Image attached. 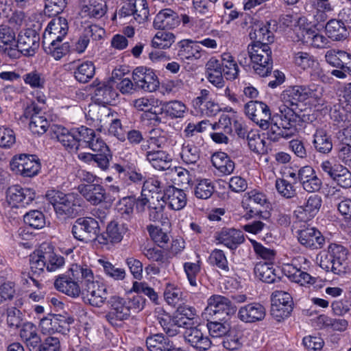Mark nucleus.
<instances>
[{"mask_svg": "<svg viewBox=\"0 0 351 351\" xmlns=\"http://www.w3.org/2000/svg\"><path fill=\"white\" fill-rule=\"evenodd\" d=\"M68 31V23L65 18L57 17L53 19L48 24L43 36L47 34V40L53 39L58 41L62 40Z\"/></svg>", "mask_w": 351, "mask_h": 351, "instance_id": "30", "label": "nucleus"}, {"mask_svg": "<svg viewBox=\"0 0 351 351\" xmlns=\"http://www.w3.org/2000/svg\"><path fill=\"white\" fill-rule=\"evenodd\" d=\"M23 80L26 84L33 88H43L45 83L43 75L36 70L24 74Z\"/></svg>", "mask_w": 351, "mask_h": 351, "instance_id": "60", "label": "nucleus"}, {"mask_svg": "<svg viewBox=\"0 0 351 351\" xmlns=\"http://www.w3.org/2000/svg\"><path fill=\"white\" fill-rule=\"evenodd\" d=\"M7 324L11 329H18L24 323L23 313L16 307L8 308L6 312Z\"/></svg>", "mask_w": 351, "mask_h": 351, "instance_id": "54", "label": "nucleus"}, {"mask_svg": "<svg viewBox=\"0 0 351 351\" xmlns=\"http://www.w3.org/2000/svg\"><path fill=\"white\" fill-rule=\"evenodd\" d=\"M237 306L228 298L221 295H213L208 300L205 313L211 316L218 315L223 318L225 316L234 315Z\"/></svg>", "mask_w": 351, "mask_h": 351, "instance_id": "11", "label": "nucleus"}, {"mask_svg": "<svg viewBox=\"0 0 351 351\" xmlns=\"http://www.w3.org/2000/svg\"><path fill=\"white\" fill-rule=\"evenodd\" d=\"M23 115L29 119V128L32 133L42 134L47 130L49 122L44 115L42 107L35 101L27 105Z\"/></svg>", "mask_w": 351, "mask_h": 351, "instance_id": "10", "label": "nucleus"}, {"mask_svg": "<svg viewBox=\"0 0 351 351\" xmlns=\"http://www.w3.org/2000/svg\"><path fill=\"white\" fill-rule=\"evenodd\" d=\"M78 191L93 205H97L106 199V190L100 184H81L78 186Z\"/></svg>", "mask_w": 351, "mask_h": 351, "instance_id": "27", "label": "nucleus"}, {"mask_svg": "<svg viewBox=\"0 0 351 351\" xmlns=\"http://www.w3.org/2000/svg\"><path fill=\"white\" fill-rule=\"evenodd\" d=\"M165 202L160 197L156 199L152 197V202H149L148 208L149 210V219L154 222H160L162 224L168 223L167 217L165 216L164 210L165 208Z\"/></svg>", "mask_w": 351, "mask_h": 351, "instance_id": "38", "label": "nucleus"}, {"mask_svg": "<svg viewBox=\"0 0 351 351\" xmlns=\"http://www.w3.org/2000/svg\"><path fill=\"white\" fill-rule=\"evenodd\" d=\"M184 329V338L192 347L201 351L210 348L211 341L206 335L204 324L191 325Z\"/></svg>", "mask_w": 351, "mask_h": 351, "instance_id": "13", "label": "nucleus"}, {"mask_svg": "<svg viewBox=\"0 0 351 351\" xmlns=\"http://www.w3.org/2000/svg\"><path fill=\"white\" fill-rule=\"evenodd\" d=\"M209 260L211 264L216 265L223 272L227 273L229 271L228 261L222 250H213L210 255Z\"/></svg>", "mask_w": 351, "mask_h": 351, "instance_id": "64", "label": "nucleus"}, {"mask_svg": "<svg viewBox=\"0 0 351 351\" xmlns=\"http://www.w3.org/2000/svg\"><path fill=\"white\" fill-rule=\"evenodd\" d=\"M215 239L227 247L234 250L241 244L245 239L241 231L234 229L224 228L215 232Z\"/></svg>", "mask_w": 351, "mask_h": 351, "instance_id": "25", "label": "nucleus"}, {"mask_svg": "<svg viewBox=\"0 0 351 351\" xmlns=\"http://www.w3.org/2000/svg\"><path fill=\"white\" fill-rule=\"evenodd\" d=\"M254 274L257 278L266 283H273L280 278L275 274L274 266L267 262H260L255 265Z\"/></svg>", "mask_w": 351, "mask_h": 351, "instance_id": "40", "label": "nucleus"}, {"mask_svg": "<svg viewBox=\"0 0 351 351\" xmlns=\"http://www.w3.org/2000/svg\"><path fill=\"white\" fill-rule=\"evenodd\" d=\"M206 327L210 335L213 337L224 336L231 330L230 325L226 319V317H219V321L208 322Z\"/></svg>", "mask_w": 351, "mask_h": 351, "instance_id": "44", "label": "nucleus"}, {"mask_svg": "<svg viewBox=\"0 0 351 351\" xmlns=\"http://www.w3.org/2000/svg\"><path fill=\"white\" fill-rule=\"evenodd\" d=\"M7 201L12 207H25L35 198V192L29 188L19 185L10 186L6 191Z\"/></svg>", "mask_w": 351, "mask_h": 351, "instance_id": "14", "label": "nucleus"}, {"mask_svg": "<svg viewBox=\"0 0 351 351\" xmlns=\"http://www.w3.org/2000/svg\"><path fill=\"white\" fill-rule=\"evenodd\" d=\"M161 110L171 119H181L187 112L186 106L178 100L166 101L162 104Z\"/></svg>", "mask_w": 351, "mask_h": 351, "instance_id": "41", "label": "nucleus"}, {"mask_svg": "<svg viewBox=\"0 0 351 351\" xmlns=\"http://www.w3.org/2000/svg\"><path fill=\"white\" fill-rule=\"evenodd\" d=\"M10 166L13 171H16L24 177L34 176L40 169V163L36 159V156L33 155H21L12 160Z\"/></svg>", "mask_w": 351, "mask_h": 351, "instance_id": "16", "label": "nucleus"}, {"mask_svg": "<svg viewBox=\"0 0 351 351\" xmlns=\"http://www.w3.org/2000/svg\"><path fill=\"white\" fill-rule=\"evenodd\" d=\"M23 220L25 224L34 229H41L45 226V218L43 213L38 210L27 213Z\"/></svg>", "mask_w": 351, "mask_h": 351, "instance_id": "50", "label": "nucleus"}, {"mask_svg": "<svg viewBox=\"0 0 351 351\" xmlns=\"http://www.w3.org/2000/svg\"><path fill=\"white\" fill-rule=\"evenodd\" d=\"M289 270L288 277L292 280L302 286L307 285H313L316 282L315 278L311 276L309 274L305 271V269H297L295 267H290Z\"/></svg>", "mask_w": 351, "mask_h": 351, "instance_id": "46", "label": "nucleus"}, {"mask_svg": "<svg viewBox=\"0 0 351 351\" xmlns=\"http://www.w3.org/2000/svg\"><path fill=\"white\" fill-rule=\"evenodd\" d=\"M277 191L284 197L291 199L296 195L294 186L285 179L278 178L275 184Z\"/></svg>", "mask_w": 351, "mask_h": 351, "instance_id": "62", "label": "nucleus"}, {"mask_svg": "<svg viewBox=\"0 0 351 351\" xmlns=\"http://www.w3.org/2000/svg\"><path fill=\"white\" fill-rule=\"evenodd\" d=\"M196 311L194 308L183 306L177 309V315L174 316V323L180 328H186L195 325L194 319H197Z\"/></svg>", "mask_w": 351, "mask_h": 351, "instance_id": "37", "label": "nucleus"}, {"mask_svg": "<svg viewBox=\"0 0 351 351\" xmlns=\"http://www.w3.org/2000/svg\"><path fill=\"white\" fill-rule=\"evenodd\" d=\"M180 156L186 164H195L199 158V149L191 144H183Z\"/></svg>", "mask_w": 351, "mask_h": 351, "instance_id": "57", "label": "nucleus"}, {"mask_svg": "<svg viewBox=\"0 0 351 351\" xmlns=\"http://www.w3.org/2000/svg\"><path fill=\"white\" fill-rule=\"evenodd\" d=\"M66 5L67 0H46L44 11L49 16H55L62 12Z\"/></svg>", "mask_w": 351, "mask_h": 351, "instance_id": "63", "label": "nucleus"}, {"mask_svg": "<svg viewBox=\"0 0 351 351\" xmlns=\"http://www.w3.org/2000/svg\"><path fill=\"white\" fill-rule=\"evenodd\" d=\"M325 29L328 36L333 40H343L349 36L348 26L341 20H330L326 23Z\"/></svg>", "mask_w": 351, "mask_h": 351, "instance_id": "35", "label": "nucleus"}, {"mask_svg": "<svg viewBox=\"0 0 351 351\" xmlns=\"http://www.w3.org/2000/svg\"><path fill=\"white\" fill-rule=\"evenodd\" d=\"M99 232V221L90 217H83L77 219L71 229V232L76 239L85 242L95 239H98Z\"/></svg>", "mask_w": 351, "mask_h": 351, "instance_id": "9", "label": "nucleus"}, {"mask_svg": "<svg viewBox=\"0 0 351 351\" xmlns=\"http://www.w3.org/2000/svg\"><path fill=\"white\" fill-rule=\"evenodd\" d=\"M348 250L342 245L331 244L327 252H321L317 257L319 266L326 271L335 274H345L348 267Z\"/></svg>", "mask_w": 351, "mask_h": 351, "instance_id": "6", "label": "nucleus"}, {"mask_svg": "<svg viewBox=\"0 0 351 351\" xmlns=\"http://www.w3.org/2000/svg\"><path fill=\"white\" fill-rule=\"evenodd\" d=\"M46 198L59 215L73 217L79 213L80 206L73 193L64 194L53 190L47 193Z\"/></svg>", "mask_w": 351, "mask_h": 351, "instance_id": "8", "label": "nucleus"}, {"mask_svg": "<svg viewBox=\"0 0 351 351\" xmlns=\"http://www.w3.org/2000/svg\"><path fill=\"white\" fill-rule=\"evenodd\" d=\"M108 303L110 305V311L105 317L109 323L115 325L117 321L127 319L132 312L141 311L144 308L145 300L139 295L128 298L114 295Z\"/></svg>", "mask_w": 351, "mask_h": 351, "instance_id": "4", "label": "nucleus"}, {"mask_svg": "<svg viewBox=\"0 0 351 351\" xmlns=\"http://www.w3.org/2000/svg\"><path fill=\"white\" fill-rule=\"evenodd\" d=\"M306 89L303 86H294L287 88L281 95L282 104L279 106V113L276 117H279L280 122L276 123L271 126L267 135L270 141H279L280 138L288 139L293 137L296 132V123L300 117L295 112L298 103L305 101Z\"/></svg>", "mask_w": 351, "mask_h": 351, "instance_id": "1", "label": "nucleus"}, {"mask_svg": "<svg viewBox=\"0 0 351 351\" xmlns=\"http://www.w3.org/2000/svg\"><path fill=\"white\" fill-rule=\"evenodd\" d=\"M95 68L92 62H84L74 72L75 79L81 83H86L95 75Z\"/></svg>", "mask_w": 351, "mask_h": 351, "instance_id": "48", "label": "nucleus"}, {"mask_svg": "<svg viewBox=\"0 0 351 351\" xmlns=\"http://www.w3.org/2000/svg\"><path fill=\"white\" fill-rule=\"evenodd\" d=\"M146 160L156 169L165 171L171 167L172 158L171 156L162 149H152L144 150Z\"/></svg>", "mask_w": 351, "mask_h": 351, "instance_id": "26", "label": "nucleus"}, {"mask_svg": "<svg viewBox=\"0 0 351 351\" xmlns=\"http://www.w3.org/2000/svg\"><path fill=\"white\" fill-rule=\"evenodd\" d=\"M95 154L96 164L102 170H106L112 158L110 151L106 144L100 138L95 136L87 146Z\"/></svg>", "mask_w": 351, "mask_h": 351, "instance_id": "24", "label": "nucleus"}, {"mask_svg": "<svg viewBox=\"0 0 351 351\" xmlns=\"http://www.w3.org/2000/svg\"><path fill=\"white\" fill-rule=\"evenodd\" d=\"M178 56L182 60H197L202 57V49L195 40H183L179 43Z\"/></svg>", "mask_w": 351, "mask_h": 351, "instance_id": "34", "label": "nucleus"}, {"mask_svg": "<svg viewBox=\"0 0 351 351\" xmlns=\"http://www.w3.org/2000/svg\"><path fill=\"white\" fill-rule=\"evenodd\" d=\"M215 191L212 182L208 179L200 180L194 189V194L198 199H207Z\"/></svg>", "mask_w": 351, "mask_h": 351, "instance_id": "51", "label": "nucleus"}, {"mask_svg": "<svg viewBox=\"0 0 351 351\" xmlns=\"http://www.w3.org/2000/svg\"><path fill=\"white\" fill-rule=\"evenodd\" d=\"M159 324L169 337H174L180 332L178 326L174 323V317L171 318L169 315H163L157 318Z\"/></svg>", "mask_w": 351, "mask_h": 351, "instance_id": "61", "label": "nucleus"}, {"mask_svg": "<svg viewBox=\"0 0 351 351\" xmlns=\"http://www.w3.org/2000/svg\"><path fill=\"white\" fill-rule=\"evenodd\" d=\"M297 234L298 241L306 247L320 249L325 243V239L322 233L313 227L299 230Z\"/></svg>", "mask_w": 351, "mask_h": 351, "instance_id": "21", "label": "nucleus"}, {"mask_svg": "<svg viewBox=\"0 0 351 351\" xmlns=\"http://www.w3.org/2000/svg\"><path fill=\"white\" fill-rule=\"evenodd\" d=\"M160 131L153 130L152 136L147 141V145L141 146L142 150H150L152 149H160L167 143V138L165 135H162Z\"/></svg>", "mask_w": 351, "mask_h": 351, "instance_id": "56", "label": "nucleus"}, {"mask_svg": "<svg viewBox=\"0 0 351 351\" xmlns=\"http://www.w3.org/2000/svg\"><path fill=\"white\" fill-rule=\"evenodd\" d=\"M51 138L57 139L62 146L71 153L76 152L79 148V143L75 137V129L69 130L60 125L51 126Z\"/></svg>", "mask_w": 351, "mask_h": 351, "instance_id": "17", "label": "nucleus"}, {"mask_svg": "<svg viewBox=\"0 0 351 351\" xmlns=\"http://www.w3.org/2000/svg\"><path fill=\"white\" fill-rule=\"evenodd\" d=\"M292 310L293 304L271 302L270 314L277 322H280L288 317Z\"/></svg>", "mask_w": 351, "mask_h": 351, "instance_id": "53", "label": "nucleus"}, {"mask_svg": "<svg viewBox=\"0 0 351 351\" xmlns=\"http://www.w3.org/2000/svg\"><path fill=\"white\" fill-rule=\"evenodd\" d=\"M322 197L318 195H312L306 202L298 206L294 211V215L300 221L306 222L311 220L318 213L322 206Z\"/></svg>", "mask_w": 351, "mask_h": 351, "instance_id": "20", "label": "nucleus"}, {"mask_svg": "<svg viewBox=\"0 0 351 351\" xmlns=\"http://www.w3.org/2000/svg\"><path fill=\"white\" fill-rule=\"evenodd\" d=\"M158 32L154 36L152 44L154 47L158 49L169 48L175 42V36L173 34L163 31Z\"/></svg>", "mask_w": 351, "mask_h": 351, "instance_id": "49", "label": "nucleus"}, {"mask_svg": "<svg viewBox=\"0 0 351 351\" xmlns=\"http://www.w3.org/2000/svg\"><path fill=\"white\" fill-rule=\"evenodd\" d=\"M40 45V36L35 29H27L18 35L16 47L24 56H33Z\"/></svg>", "mask_w": 351, "mask_h": 351, "instance_id": "18", "label": "nucleus"}, {"mask_svg": "<svg viewBox=\"0 0 351 351\" xmlns=\"http://www.w3.org/2000/svg\"><path fill=\"white\" fill-rule=\"evenodd\" d=\"M74 279L81 280L82 295L84 301L93 306L100 307L106 301L108 289L97 280L92 269L86 265H72L69 269Z\"/></svg>", "mask_w": 351, "mask_h": 351, "instance_id": "3", "label": "nucleus"}, {"mask_svg": "<svg viewBox=\"0 0 351 351\" xmlns=\"http://www.w3.org/2000/svg\"><path fill=\"white\" fill-rule=\"evenodd\" d=\"M313 144L316 149L322 154H328L332 149L331 136L324 127H317L313 134Z\"/></svg>", "mask_w": 351, "mask_h": 351, "instance_id": "33", "label": "nucleus"}, {"mask_svg": "<svg viewBox=\"0 0 351 351\" xmlns=\"http://www.w3.org/2000/svg\"><path fill=\"white\" fill-rule=\"evenodd\" d=\"M69 319L61 315H50L40 319V328L43 334H63L69 330L71 322Z\"/></svg>", "mask_w": 351, "mask_h": 351, "instance_id": "19", "label": "nucleus"}, {"mask_svg": "<svg viewBox=\"0 0 351 351\" xmlns=\"http://www.w3.org/2000/svg\"><path fill=\"white\" fill-rule=\"evenodd\" d=\"M71 274H72L71 273ZM77 281L78 280H77ZM54 286L59 291L74 298L82 294V289L73 276H59L54 282Z\"/></svg>", "mask_w": 351, "mask_h": 351, "instance_id": "29", "label": "nucleus"}, {"mask_svg": "<svg viewBox=\"0 0 351 351\" xmlns=\"http://www.w3.org/2000/svg\"><path fill=\"white\" fill-rule=\"evenodd\" d=\"M168 206L174 210L184 208L187 202L186 195L184 190L173 186H169L164 189V194L160 197Z\"/></svg>", "mask_w": 351, "mask_h": 351, "instance_id": "22", "label": "nucleus"}, {"mask_svg": "<svg viewBox=\"0 0 351 351\" xmlns=\"http://www.w3.org/2000/svg\"><path fill=\"white\" fill-rule=\"evenodd\" d=\"M247 141L248 146L252 152L258 154H263L267 152L265 142L260 137L256 131L250 133V136H247Z\"/></svg>", "mask_w": 351, "mask_h": 351, "instance_id": "58", "label": "nucleus"}, {"mask_svg": "<svg viewBox=\"0 0 351 351\" xmlns=\"http://www.w3.org/2000/svg\"><path fill=\"white\" fill-rule=\"evenodd\" d=\"M133 3L135 20L138 23L145 21L149 16V8L146 0H130Z\"/></svg>", "mask_w": 351, "mask_h": 351, "instance_id": "59", "label": "nucleus"}, {"mask_svg": "<svg viewBox=\"0 0 351 351\" xmlns=\"http://www.w3.org/2000/svg\"><path fill=\"white\" fill-rule=\"evenodd\" d=\"M245 112L246 115L254 123H256L262 130L266 132L263 135L270 140L267 134L269 132L272 125L276 123H279L278 119L275 120L276 115H274L271 119V122L269 123L271 119V112L268 106L258 101H251L245 105Z\"/></svg>", "mask_w": 351, "mask_h": 351, "instance_id": "7", "label": "nucleus"}, {"mask_svg": "<svg viewBox=\"0 0 351 351\" xmlns=\"http://www.w3.org/2000/svg\"><path fill=\"white\" fill-rule=\"evenodd\" d=\"M146 345L149 351H171L174 347L173 342L161 333L147 337Z\"/></svg>", "mask_w": 351, "mask_h": 351, "instance_id": "39", "label": "nucleus"}, {"mask_svg": "<svg viewBox=\"0 0 351 351\" xmlns=\"http://www.w3.org/2000/svg\"><path fill=\"white\" fill-rule=\"evenodd\" d=\"M98 263L102 267L105 274L114 280H123L125 278V270L123 268L116 267L108 261L100 258Z\"/></svg>", "mask_w": 351, "mask_h": 351, "instance_id": "47", "label": "nucleus"}, {"mask_svg": "<svg viewBox=\"0 0 351 351\" xmlns=\"http://www.w3.org/2000/svg\"><path fill=\"white\" fill-rule=\"evenodd\" d=\"M302 36L304 43L315 48H324L328 44L327 38L317 32L315 29H304Z\"/></svg>", "mask_w": 351, "mask_h": 351, "instance_id": "45", "label": "nucleus"}, {"mask_svg": "<svg viewBox=\"0 0 351 351\" xmlns=\"http://www.w3.org/2000/svg\"><path fill=\"white\" fill-rule=\"evenodd\" d=\"M93 86L95 87L94 90V99L96 103L103 106L106 104H111L115 101L118 97V93L114 88L115 83L112 79L97 83L94 81Z\"/></svg>", "mask_w": 351, "mask_h": 351, "instance_id": "15", "label": "nucleus"}, {"mask_svg": "<svg viewBox=\"0 0 351 351\" xmlns=\"http://www.w3.org/2000/svg\"><path fill=\"white\" fill-rule=\"evenodd\" d=\"M43 47L45 51L56 60H60L66 55L70 48L69 43H62V40H58V41L54 39L47 40V34L44 36Z\"/></svg>", "mask_w": 351, "mask_h": 351, "instance_id": "32", "label": "nucleus"}, {"mask_svg": "<svg viewBox=\"0 0 351 351\" xmlns=\"http://www.w3.org/2000/svg\"><path fill=\"white\" fill-rule=\"evenodd\" d=\"M267 25H256L250 32L251 39L256 41L249 45V53L251 59L256 63L255 73L261 77L267 76L271 73L273 66L271 51L268 45L274 41V34L269 30Z\"/></svg>", "mask_w": 351, "mask_h": 351, "instance_id": "2", "label": "nucleus"}, {"mask_svg": "<svg viewBox=\"0 0 351 351\" xmlns=\"http://www.w3.org/2000/svg\"><path fill=\"white\" fill-rule=\"evenodd\" d=\"M123 236V227L117 223L112 221L108 225L106 233L98 237V242L104 245H107L109 243H117L122 240Z\"/></svg>", "mask_w": 351, "mask_h": 351, "instance_id": "36", "label": "nucleus"}, {"mask_svg": "<svg viewBox=\"0 0 351 351\" xmlns=\"http://www.w3.org/2000/svg\"><path fill=\"white\" fill-rule=\"evenodd\" d=\"M180 23L179 15L170 8L161 10L154 20V26L158 29H173Z\"/></svg>", "mask_w": 351, "mask_h": 351, "instance_id": "28", "label": "nucleus"}, {"mask_svg": "<svg viewBox=\"0 0 351 351\" xmlns=\"http://www.w3.org/2000/svg\"><path fill=\"white\" fill-rule=\"evenodd\" d=\"M64 264V258L54 253L53 247L43 243L29 256V265L32 273L40 274L45 268L48 271H54Z\"/></svg>", "mask_w": 351, "mask_h": 351, "instance_id": "5", "label": "nucleus"}, {"mask_svg": "<svg viewBox=\"0 0 351 351\" xmlns=\"http://www.w3.org/2000/svg\"><path fill=\"white\" fill-rule=\"evenodd\" d=\"M132 81L137 89L152 93L159 88V80L154 71L143 66L136 67L132 73Z\"/></svg>", "mask_w": 351, "mask_h": 351, "instance_id": "12", "label": "nucleus"}, {"mask_svg": "<svg viewBox=\"0 0 351 351\" xmlns=\"http://www.w3.org/2000/svg\"><path fill=\"white\" fill-rule=\"evenodd\" d=\"M147 231L152 239L159 247L166 248L168 247V242L169 241V236L167 233L163 232L161 228L149 225L147 226Z\"/></svg>", "mask_w": 351, "mask_h": 351, "instance_id": "55", "label": "nucleus"}, {"mask_svg": "<svg viewBox=\"0 0 351 351\" xmlns=\"http://www.w3.org/2000/svg\"><path fill=\"white\" fill-rule=\"evenodd\" d=\"M206 77L209 82L217 88H222L225 84L223 73L219 60L211 58L206 64Z\"/></svg>", "mask_w": 351, "mask_h": 351, "instance_id": "31", "label": "nucleus"}, {"mask_svg": "<svg viewBox=\"0 0 351 351\" xmlns=\"http://www.w3.org/2000/svg\"><path fill=\"white\" fill-rule=\"evenodd\" d=\"M224 77L229 80L236 79L239 75V67L234 58L229 53H223L219 60Z\"/></svg>", "mask_w": 351, "mask_h": 351, "instance_id": "43", "label": "nucleus"}, {"mask_svg": "<svg viewBox=\"0 0 351 351\" xmlns=\"http://www.w3.org/2000/svg\"><path fill=\"white\" fill-rule=\"evenodd\" d=\"M211 160L213 166L225 175L232 173L234 169V162L224 152L213 154Z\"/></svg>", "mask_w": 351, "mask_h": 351, "instance_id": "42", "label": "nucleus"}, {"mask_svg": "<svg viewBox=\"0 0 351 351\" xmlns=\"http://www.w3.org/2000/svg\"><path fill=\"white\" fill-rule=\"evenodd\" d=\"M293 60L295 64L304 70L316 67L318 65V62L313 56L304 51L295 53Z\"/></svg>", "mask_w": 351, "mask_h": 351, "instance_id": "52", "label": "nucleus"}, {"mask_svg": "<svg viewBox=\"0 0 351 351\" xmlns=\"http://www.w3.org/2000/svg\"><path fill=\"white\" fill-rule=\"evenodd\" d=\"M265 308L258 302H253L241 306L238 311V318L245 323L261 321L265 318Z\"/></svg>", "mask_w": 351, "mask_h": 351, "instance_id": "23", "label": "nucleus"}]
</instances>
